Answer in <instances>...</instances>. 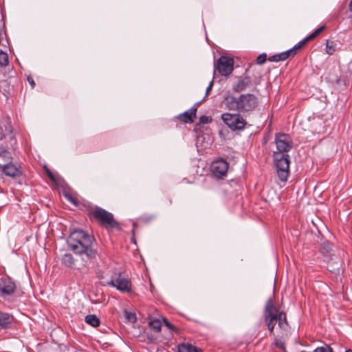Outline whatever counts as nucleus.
<instances>
[{
	"instance_id": "26",
	"label": "nucleus",
	"mask_w": 352,
	"mask_h": 352,
	"mask_svg": "<svg viewBox=\"0 0 352 352\" xmlns=\"http://www.w3.org/2000/svg\"><path fill=\"white\" fill-rule=\"evenodd\" d=\"M8 63L9 61L8 54L2 50H0V65L6 66Z\"/></svg>"
},
{
	"instance_id": "47",
	"label": "nucleus",
	"mask_w": 352,
	"mask_h": 352,
	"mask_svg": "<svg viewBox=\"0 0 352 352\" xmlns=\"http://www.w3.org/2000/svg\"><path fill=\"white\" fill-rule=\"evenodd\" d=\"M76 352H85L84 351L80 350V351H76Z\"/></svg>"
},
{
	"instance_id": "46",
	"label": "nucleus",
	"mask_w": 352,
	"mask_h": 352,
	"mask_svg": "<svg viewBox=\"0 0 352 352\" xmlns=\"http://www.w3.org/2000/svg\"><path fill=\"white\" fill-rule=\"evenodd\" d=\"M345 352H352V350L349 349V350H346Z\"/></svg>"
},
{
	"instance_id": "5",
	"label": "nucleus",
	"mask_w": 352,
	"mask_h": 352,
	"mask_svg": "<svg viewBox=\"0 0 352 352\" xmlns=\"http://www.w3.org/2000/svg\"><path fill=\"white\" fill-rule=\"evenodd\" d=\"M223 122L232 131L243 130L247 122L239 113H225L221 115Z\"/></svg>"
},
{
	"instance_id": "41",
	"label": "nucleus",
	"mask_w": 352,
	"mask_h": 352,
	"mask_svg": "<svg viewBox=\"0 0 352 352\" xmlns=\"http://www.w3.org/2000/svg\"><path fill=\"white\" fill-rule=\"evenodd\" d=\"M5 137V135L3 131V129L0 126V140H2Z\"/></svg>"
},
{
	"instance_id": "45",
	"label": "nucleus",
	"mask_w": 352,
	"mask_h": 352,
	"mask_svg": "<svg viewBox=\"0 0 352 352\" xmlns=\"http://www.w3.org/2000/svg\"><path fill=\"white\" fill-rule=\"evenodd\" d=\"M168 202H169V205H170L172 204V201H171L170 198H168Z\"/></svg>"
},
{
	"instance_id": "10",
	"label": "nucleus",
	"mask_w": 352,
	"mask_h": 352,
	"mask_svg": "<svg viewBox=\"0 0 352 352\" xmlns=\"http://www.w3.org/2000/svg\"><path fill=\"white\" fill-rule=\"evenodd\" d=\"M229 164L223 159L214 161L211 165V171L216 178H221L227 175Z\"/></svg>"
},
{
	"instance_id": "39",
	"label": "nucleus",
	"mask_w": 352,
	"mask_h": 352,
	"mask_svg": "<svg viewBox=\"0 0 352 352\" xmlns=\"http://www.w3.org/2000/svg\"><path fill=\"white\" fill-rule=\"evenodd\" d=\"M66 198L70 201L72 203H73L74 205H76V201L74 198H73L71 195H66Z\"/></svg>"
},
{
	"instance_id": "22",
	"label": "nucleus",
	"mask_w": 352,
	"mask_h": 352,
	"mask_svg": "<svg viewBox=\"0 0 352 352\" xmlns=\"http://www.w3.org/2000/svg\"><path fill=\"white\" fill-rule=\"evenodd\" d=\"M309 41V38L306 37L302 41H300L296 45H295L292 49L289 50L292 51V56H294L297 54L298 51L300 50Z\"/></svg>"
},
{
	"instance_id": "42",
	"label": "nucleus",
	"mask_w": 352,
	"mask_h": 352,
	"mask_svg": "<svg viewBox=\"0 0 352 352\" xmlns=\"http://www.w3.org/2000/svg\"><path fill=\"white\" fill-rule=\"evenodd\" d=\"M325 247H327V250H331V248H332V245L329 243H327V244H324V246L322 248V249H324Z\"/></svg>"
},
{
	"instance_id": "30",
	"label": "nucleus",
	"mask_w": 352,
	"mask_h": 352,
	"mask_svg": "<svg viewBox=\"0 0 352 352\" xmlns=\"http://www.w3.org/2000/svg\"><path fill=\"white\" fill-rule=\"evenodd\" d=\"M124 314H125V317L126 318V319L129 321L132 322H135L136 321L137 318H136L135 314L129 312L127 311H125Z\"/></svg>"
},
{
	"instance_id": "27",
	"label": "nucleus",
	"mask_w": 352,
	"mask_h": 352,
	"mask_svg": "<svg viewBox=\"0 0 352 352\" xmlns=\"http://www.w3.org/2000/svg\"><path fill=\"white\" fill-rule=\"evenodd\" d=\"M326 28L325 25H322L320 28H317L314 32H312L310 35L307 36L309 41L317 37L324 29Z\"/></svg>"
},
{
	"instance_id": "23",
	"label": "nucleus",
	"mask_w": 352,
	"mask_h": 352,
	"mask_svg": "<svg viewBox=\"0 0 352 352\" xmlns=\"http://www.w3.org/2000/svg\"><path fill=\"white\" fill-rule=\"evenodd\" d=\"M150 327L156 332H160L162 327V322L158 319H154L149 322Z\"/></svg>"
},
{
	"instance_id": "36",
	"label": "nucleus",
	"mask_w": 352,
	"mask_h": 352,
	"mask_svg": "<svg viewBox=\"0 0 352 352\" xmlns=\"http://www.w3.org/2000/svg\"><path fill=\"white\" fill-rule=\"evenodd\" d=\"M269 61L270 62H278L277 55L274 54L268 58Z\"/></svg>"
},
{
	"instance_id": "29",
	"label": "nucleus",
	"mask_w": 352,
	"mask_h": 352,
	"mask_svg": "<svg viewBox=\"0 0 352 352\" xmlns=\"http://www.w3.org/2000/svg\"><path fill=\"white\" fill-rule=\"evenodd\" d=\"M162 321H163L164 324H165V326L168 329H170L171 331H174V332H176V333L179 332V329L177 328L174 324L170 323L166 318H163Z\"/></svg>"
},
{
	"instance_id": "4",
	"label": "nucleus",
	"mask_w": 352,
	"mask_h": 352,
	"mask_svg": "<svg viewBox=\"0 0 352 352\" xmlns=\"http://www.w3.org/2000/svg\"><path fill=\"white\" fill-rule=\"evenodd\" d=\"M273 156L278 178L282 182H286L289 173V155L287 153H274Z\"/></svg>"
},
{
	"instance_id": "1",
	"label": "nucleus",
	"mask_w": 352,
	"mask_h": 352,
	"mask_svg": "<svg viewBox=\"0 0 352 352\" xmlns=\"http://www.w3.org/2000/svg\"><path fill=\"white\" fill-rule=\"evenodd\" d=\"M94 242V236L82 229L72 230L67 239L69 249L85 262L96 258L98 252Z\"/></svg>"
},
{
	"instance_id": "19",
	"label": "nucleus",
	"mask_w": 352,
	"mask_h": 352,
	"mask_svg": "<svg viewBox=\"0 0 352 352\" xmlns=\"http://www.w3.org/2000/svg\"><path fill=\"white\" fill-rule=\"evenodd\" d=\"M74 261L75 260L70 253L65 254L61 258L62 264L65 267L70 268H72L74 265Z\"/></svg>"
},
{
	"instance_id": "15",
	"label": "nucleus",
	"mask_w": 352,
	"mask_h": 352,
	"mask_svg": "<svg viewBox=\"0 0 352 352\" xmlns=\"http://www.w3.org/2000/svg\"><path fill=\"white\" fill-rule=\"evenodd\" d=\"M278 312V310L275 306L274 298L270 297L266 302L263 314H277Z\"/></svg>"
},
{
	"instance_id": "43",
	"label": "nucleus",
	"mask_w": 352,
	"mask_h": 352,
	"mask_svg": "<svg viewBox=\"0 0 352 352\" xmlns=\"http://www.w3.org/2000/svg\"><path fill=\"white\" fill-rule=\"evenodd\" d=\"M154 219V216L151 215V216H149V217H146V218L144 219V221H151V220H152V219Z\"/></svg>"
},
{
	"instance_id": "33",
	"label": "nucleus",
	"mask_w": 352,
	"mask_h": 352,
	"mask_svg": "<svg viewBox=\"0 0 352 352\" xmlns=\"http://www.w3.org/2000/svg\"><path fill=\"white\" fill-rule=\"evenodd\" d=\"M275 345L280 349H282L284 351H285V344L281 341V340H276L275 341Z\"/></svg>"
},
{
	"instance_id": "32",
	"label": "nucleus",
	"mask_w": 352,
	"mask_h": 352,
	"mask_svg": "<svg viewBox=\"0 0 352 352\" xmlns=\"http://www.w3.org/2000/svg\"><path fill=\"white\" fill-rule=\"evenodd\" d=\"M199 121L201 123H203V124H207V123H209L212 121V118L209 116H201L200 118H199Z\"/></svg>"
},
{
	"instance_id": "38",
	"label": "nucleus",
	"mask_w": 352,
	"mask_h": 352,
	"mask_svg": "<svg viewBox=\"0 0 352 352\" xmlns=\"http://www.w3.org/2000/svg\"><path fill=\"white\" fill-rule=\"evenodd\" d=\"M212 86H213V80H212L208 87H207L206 89V94L208 95L209 94L210 91H211L212 88Z\"/></svg>"
},
{
	"instance_id": "24",
	"label": "nucleus",
	"mask_w": 352,
	"mask_h": 352,
	"mask_svg": "<svg viewBox=\"0 0 352 352\" xmlns=\"http://www.w3.org/2000/svg\"><path fill=\"white\" fill-rule=\"evenodd\" d=\"M336 44L333 41H327L326 44V52L329 55H331L334 53L336 51Z\"/></svg>"
},
{
	"instance_id": "28",
	"label": "nucleus",
	"mask_w": 352,
	"mask_h": 352,
	"mask_svg": "<svg viewBox=\"0 0 352 352\" xmlns=\"http://www.w3.org/2000/svg\"><path fill=\"white\" fill-rule=\"evenodd\" d=\"M314 352H333V351L329 345L323 344L322 346L317 347Z\"/></svg>"
},
{
	"instance_id": "7",
	"label": "nucleus",
	"mask_w": 352,
	"mask_h": 352,
	"mask_svg": "<svg viewBox=\"0 0 352 352\" xmlns=\"http://www.w3.org/2000/svg\"><path fill=\"white\" fill-rule=\"evenodd\" d=\"M275 143L277 151L274 153H287L292 148L293 146L290 136L285 133L276 134Z\"/></svg>"
},
{
	"instance_id": "13",
	"label": "nucleus",
	"mask_w": 352,
	"mask_h": 352,
	"mask_svg": "<svg viewBox=\"0 0 352 352\" xmlns=\"http://www.w3.org/2000/svg\"><path fill=\"white\" fill-rule=\"evenodd\" d=\"M197 108L194 106L188 111L178 115L175 119L180 120L184 123H192L194 118L196 117Z\"/></svg>"
},
{
	"instance_id": "31",
	"label": "nucleus",
	"mask_w": 352,
	"mask_h": 352,
	"mask_svg": "<svg viewBox=\"0 0 352 352\" xmlns=\"http://www.w3.org/2000/svg\"><path fill=\"white\" fill-rule=\"evenodd\" d=\"M266 60H267V54L265 53H263L257 57L256 63L258 65L263 64L264 63H265Z\"/></svg>"
},
{
	"instance_id": "16",
	"label": "nucleus",
	"mask_w": 352,
	"mask_h": 352,
	"mask_svg": "<svg viewBox=\"0 0 352 352\" xmlns=\"http://www.w3.org/2000/svg\"><path fill=\"white\" fill-rule=\"evenodd\" d=\"M277 322L280 329L287 331L289 328V324L287 320L286 314L284 311H279L277 313Z\"/></svg>"
},
{
	"instance_id": "14",
	"label": "nucleus",
	"mask_w": 352,
	"mask_h": 352,
	"mask_svg": "<svg viewBox=\"0 0 352 352\" xmlns=\"http://www.w3.org/2000/svg\"><path fill=\"white\" fill-rule=\"evenodd\" d=\"M13 321V316L6 312L0 311V329H7Z\"/></svg>"
},
{
	"instance_id": "8",
	"label": "nucleus",
	"mask_w": 352,
	"mask_h": 352,
	"mask_svg": "<svg viewBox=\"0 0 352 352\" xmlns=\"http://www.w3.org/2000/svg\"><path fill=\"white\" fill-rule=\"evenodd\" d=\"M108 285L116 287L122 292H129L131 290V283L129 278L122 277L120 274L111 278Z\"/></svg>"
},
{
	"instance_id": "25",
	"label": "nucleus",
	"mask_w": 352,
	"mask_h": 352,
	"mask_svg": "<svg viewBox=\"0 0 352 352\" xmlns=\"http://www.w3.org/2000/svg\"><path fill=\"white\" fill-rule=\"evenodd\" d=\"M292 52L291 50H287L285 52H281L280 54H277V58L278 61H283L287 59L289 57L292 56Z\"/></svg>"
},
{
	"instance_id": "17",
	"label": "nucleus",
	"mask_w": 352,
	"mask_h": 352,
	"mask_svg": "<svg viewBox=\"0 0 352 352\" xmlns=\"http://www.w3.org/2000/svg\"><path fill=\"white\" fill-rule=\"evenodd\" d=\"M179 352H201V349L188 343H184L178 346Z\"/></svg>"
},
{
	"instance_id": "21",
	"label": "nucleus",
	"mask_w": 352,
	"mask_h": 352,
	"mask_svg": "<svg viewBox=\"0 0 352 352\" xmlns=\"http://www.w3.org/2000/svg\"><path fill=\"white\" fill-rule=\"evenodd\" d=\"M85 322L94 327H98L100 324L99 318L94 314L87 315L85 318Z\"/></svg>"
},
{
	"instance_id": "11",
	"label": "nucleus",
	"mask_w": 352,
	"mask_h": 352,
	"mask_svg": "<svg viewBox=\"0 0 352 352\" xmlns=\"http://www.w3.org/2000/svg\"><path fill=\"white\" fill-rule=\"evenodd\" d=\"M0 171L2 174L12 178L22 175L21 166L12 163V162L5 164L0 163Z\"/></svg>"
},
{
	"instance_id": "2",
	"label": "nucleus",
	"mask_w": 352,
	"mask_h": 352,
	"mask_svg": "<svg viewBox=\"0 0 352 352\" xmlns=\"http://www.w3.org/2000/svg\"><path fill=\"white\" fill-rule=\"evenodd\" d=\"M225 104L230 110L248 113L254 110L258 98L252 94H241L239 97L228 96L225 98Z\"/></svg>"
},
{
	"instance_id": "6",
	"label": "nucleus",
	"mask_w": 352,
	"mask_h": 352,
	"mask_svg": "<svg viewBox=\"0 0 352 352\" xmlns=\"http://www.w3.org/2000/svg\"><path fill=\"white\" fill-rule=\"evenodd\" d=\"M214 71L217 70L221 76H228L234 69V60L232 58L221 56L214 63Z\"/></svg>"
},
{
	"instance_id": "44",
	"label": "nucleus",
	"mask_w": 352,
	"mask_h": 352,
	"mask_svg": "<svg viewBox=\"0 0 352 352\" xmlns=\"http://www.w3.org/2000/svg\"><path fill=\"white\" fill-rule=\"evenodd\" d=\"M349 10L351 12H352V0L350 1V3H349Z\"/></svg>"
},
{
	"instance_id": "9",
	"label": "nucleus",
	"mask_w": 352,
	"mask_h": 352,
	"mask_svg": "<svg viewBox=\"0 0 352 352\" xmlns=\"http://www.w3.org/2000/svg\"><path fill=\"white\" fill-rule=\"evenodd\" d=\"M16 290L15 283L10 278H0V296L6 298L12 296Z\"/></svg>"
},
{
	"instance_id": "35",
	"label": "nucleus",
	"mask_w": 352,
	"mask_h": 352,
	"mask_svg": "<svg viewBox=\"0 0 352 352\" xmlns=\"http://www.w3.org/2000/svg\"><path fill=\"white\" fill-rule=\"evenodd\" d=\"M6 131H8L10 134V141L11 142H14V144H16V139H15L14 136L12 134V127L9 126L8 129L6 128Z\"/></svg>"
},
{
	"instance_id": "40",
	"label": "nucleus",
	"mask_w": 352,
	"mask_h": 352,
	"mask_svg": "<svg viewBox=\"0 0 352 352\" xmlns=\"http://www.w3.org/2000/svg\"><path fill=\"white\" fill-rule=\"evenodd\" d=\"M275 325H276V324H271V325H268V326H267V329L269 330V331H270V333H273L274 329V327H275Z\"/></svg>"
},
{
	"instance_id": "18",
	"label": "nucleus",
	"mask_w": 352,
	"mask_h": 352,
	"mask_svg": "<svg viewBox=\"0 0 352 352\" xmlns=\"http://www.w3.org/2000/svg\"><path fill=\"white\" fill-rule=\"evenodd\" d=\"M0 159L3 164L12 162L11 153L3 146H0Z\"/></svg>"
},
{
	"instance_id": "37",
	"label": "nucleus",
	"mask_w": 352,
	"mask_h": 352,
	"mask_svg": "<svg viewBox=\"0 0 352 352\" xmlns=\"http://www.w3.org/2000/svg\"><path fill=\"white\" fill-rule=\"evenodd\" d=\"M27 79H28V81L29 82V83L30 84L32 88H34L35 87V82H34L32 77L28 76Z\"/></svg>"
},
{
	"instance_id": "34",
	"label": "nucleus",
	"mask_w": 352,
	"mask_h": 352,
	"mask_svg": "<svg viewBox=\"0 0 352 352\" xmlns=\"http://www.w3.org/2000/svg\"><path fill=\"white\" fill-rule=\"evenodd\" d=\"M45 168L46 170V173L47 174V176L49 177V178L52 180V181H55V177L54 175V174L52 173V171L48 168H47L46 166H45Z\"/></svg>"
},
{
	"instance_id": "20",
	"label": "nucleus",
	"mask_w": 352,
	"mask_h": 352,
	"mask_svg": "<svg viewBox=\"0 0 352 352\" xmlns=\"http://www.w3.org/2000/svg\"><path fill=\"white\" fill-rule=\"evenodd\" d=\"M277 314H263V319L266 326L276 324L277 322Z\"/></svg>"
},
{
	"instance_id": "3",
	"label": "nucleus",
	"mask_w": 352,
	"mask_h": 352,
	"mask_svg": "<svg viewBox=\"0 0 352 352\" xmlns=\"http://www.w3.org/2000/svg\"><path fill=\"white\" fill-rule=\"evenodd\" d=\"M89 216L94 218L107 230L119 228V223L114 219L113 214L100 207L95 206L91 208L89 212Z\"/></svg>"
},
{
	"instance_id": "12",
	"label": "nucleus",
	"mask_w": 352,
	"mask_h": 352,
	"mask_svg": "<svg viewBox=\"0 0 352 352\" xmlns=\"http://www.w3.org/2000/svg\"><path fill=\"white\" fill-rule=\"evenodd\" d=\"M252 80L249 76H245L240 77L233 85L232 89L236 92H242L245 91L251 85Z\"/></svg>"
}]
</instances>
